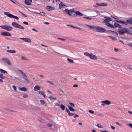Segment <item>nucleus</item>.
Instances as JSON below:
<instances>
[{
	"label": "nucleus",
	"mask_w": 132,
	"mask_h": 132,
	"mask_svg": "<svg viewBox=\"0 0 132 132\" xmlns=\"http://www.w3.org/2000/svg\"><path fill=\"white\" fill-rule=\"evenodd\" d=\"M60 107L62 110L64 111L65 109V106L63 104H61V105Z\"/></svg>",
	"instance_id": "aec40b11"
},
{
	"label": "nucleus",
	"mask_w": 132,
	"mask_h": 132,
	"mask_svg": "<svg viewBox=\"0 0 132 132\" xmlns=\"http://www.w3.org/2000/svg\"><path fill=\"white\" fill-rule=\"evenodd\" d=\"M49 98H50V99H54L55 100H56L57 99V98H54V97L51 96H49Z\"/></svg>",
	"instance_id": "37998d69"
},
{
	"label": "nucleus",
	"mask_w": 132,
	"mask_h": 132,
	"mask_svg": "<svg viewBox=\"0 0 132 132\" xmlns=\"http://www.w3.org/2000/svg\"><path fill=\"white\" fill-rule=\"evenodd\" d=\"M40 89V87L39 86L37 85L34 87V90L35 91H37L38 90H39Z\"/></svg>",
	"instance_id": "4468645a"
},
{
	"label": "nucleus",
	"mask_w": 132,
	"mask_h": 132,
	"mask_svg": "<svg viewBox=\"0 0 132 132\" xmlns=\"http://www.w3.org/2000/svg\"><path fill=\"white\" fill-rule=\"evenodd\" d=\"M25 78V77H23V78L26 80V81L28 83H29V81H28V80H27L26 78Z\"/></svg>",
	"instance_id": "864d4df0"
},
{
	"label": "nucleus",
	"mask_w": 132,
	"mask_h": 132,
	"mask_svg": "<svg viewBox=\"0 0 132 132\" xmlns=\"http://www.w3.org/2000/svg\"><path fill=\"white\" fill-rule=\"evenodd\" d=\"M20 13L22 14V15H23V16H25V17H27V16L25 14H23L22 13V12H20Z\"/></svg>",
	"instance_id": "e2e57ef3"
},
{
	"label": "nucleus",
	"mask_w": 132,
	"mask_h": 132,
	"mask_svg": "<svg viewBox=\"0 0 132 132\" xmlns=\"http://www.w3.org/2000/svg\"><path fill=\"white\" fill-rule=\"evenodd\" d=\"M116 21L119 23H121L122 24L123 21H121V20L118 21V20H116Z\"/></svg>",
	"instance_id": "e433bc0d"
},
{
	"label": "nucleus",
	"mask_w": 132,
	"mask_h": 132,
	"mask_svg": "<svg viewBox=\"0 0 132 132\" xmlns=\"http://www.w3.org/2000/svg\"><path fill=\"white\" fill-rule=\"evenodd\" d=\"M40 102L41 104L43 105L45 104V101L44 100H40Z\"/></svg>",
	"instance_id": "4c0bfd02"
},
{
	"label": "nucleus",
	"mask_w": 132,
	"mask_h": 132,
	"mask_svg": "<svg viewBox=\"0 0 132 132\" xmlns=\"http://www.w3.org/2000/svg\"><path fill=\"white\" fill-rule=\"evenodd\" d=\"M84 54L85 55L89 57L92 59L95 60L98 59L96 56L92 53L89 54L87 52H85L84 53Z\"/></svg>",
	"instance_id": "20e7f679"
},
{
	"label": "nucleus",
	"mask_w": 132,
	"mask_h": 132,
	"mask_svg": "<svg viewBox=\"0 0 132 132\" xmlns=\"http://www.w3.org/2000/svg\"><path fill=\"white\" fill-rule=\"evenodd\" d=\"M7 52L10 53H15L16 51L14 50H7Z\"/></svg>",
	"instance_id": "2eb2a0df"
},
{
	"label": "nucleus",
	"mask_w": 132,
	"mask_h": 132,
	"mask_svg": "<svg viewBox=\"0 0 132 132\" xmlns=\"http://www.w3.org/2000/svg\"><path fill=\"white\" fill-rule=\"evenodd\" d=\"M0 78L2 79H5V77L3 76V74L1 73L0 74Z\"/></svg>",
	"instance_id": "bb28decb"
},
{
	"label": "nucleus",
	"mask_w": 132,
	"mask_h": 132,
	"mask_svg": "<svg viewBox=\"0 0 132 132\" xmlns=\"http://www.w3.org/2000/svg\"><path fill=\"white\" fill-rule=\"evenodd\" d=\"M122 26L118 24L117 23H114V26L113 29H115L117 27H118L119 28H120Z\"/></svg>",
	"instance_id": "f8f14e48"
},
{
	"label": "nucleus",
	"mask_w": 132,
	"mask_h": 132,
	"mask_svg": "<svg viewBox=\"0 0 132 132\" xmlns=\"http://www.w3.org/2000/svg\"><path fill=\"white\" fill-rule=\"evenodd\" d=\"M65 12L67 14L70 16H76L77 15L82 16L83 15L82 13L79 11H75L73 9H71L69 10L66 9L64 10Z\"/></svg>",
	"instance_id": "f257e3e1"
},
{
	"label": "nucleus",
	"mask_w": 132,
	"mask_h": 132,
	"mask_svg": "<svg viewBox=\"0 0 132 132\" xmlns=\"http://www.w3.org/2000/svg\"><path fill=\"white\" fill-rule=\"evenodd\" d=\"M122 24H125V25H127L128 24V23L127 22V20L126 21V22H124V21H123Z\"/></svg>",
	"instance_id": "72a5a7b5"
},
{
	"label": "nucleus",
	"mask_w": 132,
	"mask_h": 132,
	"mask_svg": "<svg viewBox=\"0 0 132 132\" xmlns=\"http://www.w3.org/2000/svg\"><path fill=\"white\" fill-rule=\"evenodd\" d=\"M59 8L61 9L63 6H65V5L63 3L61 2L59 5Z\"/></svg>",
	"instance_id": "6ab92c4d"
},
{
	"label": "nucleus",
	"mask_w": 132,
	"mask_h": 132,
	"mask_svg": "<svg viewBox=\"0 0 132 132\" xmlns=\"http://www.w3.org/2000/svg\"><path fill=\"white\" fill-rule=\"evenodd\" d=\"M46 8L48 11L54 10L55 9L54 7L50 6H46Z\"/></svg>",
	"instance_id": "9d476101"
},
{
	"label": "nucleus",
	"mask_w": 132,
	"mask_h": 132,
	"mask_svg": "<svg viewBox=\"0 0 132 132\" xmlns=\"http://www.w3.org/2000/svg\"><path fill=\"white\" fill-rule=\"evenodd\" d=\"M32 30L37 32H38V31L37 30L35 29V28L32 29Z\"/></svg>",
	"instance_id": "69168bd1"
},
{
	"label": "nucleus",
	"mask_w": 132,
	"mask_h": 132,
	"mask_svg": "<svg viewBox=\"0 0 132 132\" xmlns=\"http://www.w3.org/2000/svg\"><path fill=\"white\" fill-rule=\"evenodd\" d=\"M88 111L91 113L94 114V112L92 110H89Z\"/></svg>",
	"instance_id": "de8ad7c7"
},
{
	"label": "nucleus",
	"mask_w": 132,
	"mask_h": 132,
	"mask_svg": "<svg viewBox=\"0 0 132 132\" xmlns=\"http://www.w3.org/2000/svg\"><path fill=\"white\" fill-rule=\"evenodd\" d=\"M86 25L89 28L94 29H96L97 32H105L106 30L104 28L98 27L95 26H90L88 24Z\"/></svg>",
	"instance_id": "7ed1b4c3"
},
{
	"label": "nucleus",
	"mask_w": 132,
	"mask_h": 132,
	"mask_svg": "<svg viewBox=\"0 0 132 132\" xmlns=\"http://www.w3.org/2000/svg\"><path fill=\"white\" fill-rule=\"evenodd\" d=\"M102 132H108V131L107 130H100Z\"/></svg>",
	"instance_id": "774afa93"
},
{
	"label": "nucleus",
	"mask_w": 132,
	"mask_h": 132,
	"mask_svg": "<svg viewBox=\"0 0 132 132\" xmlns=\"http://www.w3.org/2000/svg\"><path fill=\"white\" fill-rule=\"evenodd\" d=\"M111 17L115 19L118 20H119V17H117L115 15H114V16L111 15Z\"/></svg>",
	"instance_id": "cd10ccee"
},
{
	"label": "nucleus",
	"mask_w": 132,
	"mask_h": 132,
	"mask_svg": "<svg viewBox=\"0 0 132 132\" xmlns=\"http://www.w3.org/2000/svg\"><path fill=\"white\" fill-rule=\"evenodd\" d=\"M109 31H112V32H113V33H114V34H115L116 35H118V33L117 32L114 31H112L110 30H109Z\"/></svg>",
	"instance_id": "a18cd8bd"
},
{
	"label": "nucleus",
	"mask_w": 132,
	"mask_h": 132,
	"mask_svg": "<svg viewBox=\"0 0 132 132\" xmlns=\"http://www.w3.org/2000/svg\"><path fill=\"white\" fill-rule=\"evenodd\" d=\"M74 115L73 117L75 118H77V117H79V115L77 114H75V115L74 114V115Z\"/></svg>",
	"instance_id": "49530a36"
},
{
	"label": "nucleus",
	"mask_w": 132,
	"mask_h": 132,
	"mask_svg": "<svg viewBox=\"0 0 132 132\" xmlns=\"http://www.w3.org/2000/svg\"><path fill=\"white\" fill-rule=\"evenodd\" d=\"M21 74L24 77L27 78V76L23 72Z\"/></svg>",
	"instance_id": "2f4dec72"
},
{
	"label": "nucleus",
	"mask_w": 132,
	"mask_h": 132,
	"mask_svg": "<svg viewBox=\"0 0 132 132\" xmlns=\"http://www.w3.org/2000/svg\"><path fill=\"white\" fill-rule=\"evenodd\" d=\"M127 20L128 23L130 24H132V18H129L128 19H127Z\"/></svg>",
	"instance_id": "dca6fc26"
},
{
	"label": "nucleus",
	"mask_w": 132,
	"mask_h": 132,
	"mask_svg": "<svg viewBox=\"0 0 132 132\" xmlns=\"http://www.w3.org/2000/svg\"><path fill=\"white\" fill-rule=\"evenodd\" d=\"M20 90L22 91L26 92L27 91L26 89L24 87H23L20 88Z\"/></svg>",
	"instance_id": "393cba45"
},
{
	"label": "nucleus",
	"mask_w": 132,
	"mask_h": 132,
	"mask_svg": "<svg viewBox=\"0 0 132 132\" xmlns=\"http://www.w3.org/2000/svg\"><path fill=\"white\" fill-rule=\"evenodd\" d=\"M2 35H4V36H11V35L8 32H3L2 34Z\"/></svg>",
	"instance_id": "9b49d317"
},
{
	"label": "nucleus",
	"mask_w": 132,
	"mask_h": 132,
	"mask_svg": "<svg viewBox=\"0 0 132 132\" xmlns=\"http://www.w3.org/2000/svg\"><path fill=\"white\" fill-rule=\"evenodd\" d=\"M128 45L132 46V43H129Z\"/></svg>",
	"instance_id": "338daca9"
},
{
	"label": "nucleus",
	"mask_w": 132,
	"mask_h": 132,
	"mask_svg": "<svg viewBox=\"0 0 132 132\" xmlns=\"http://www.w3.org/2000/svg\"><path fill=\"white\" fill-rule=\"evenodd\" d=\"M24 2L26 4L28 5H30L31 4L27 0H25Z\"/></svg>",
	"instance_id": "4be33fe9"
},
{
	"label": "nucleus",
	"mask_w": 132,
	"mask_h": 132,
	"mask_svg": "<svg viewBox=\"0 0 132 132\" xmlns=\"http://www.w3.org/2000/svg\"><path fill=\"white\" fill-rule=\"evenodd\" d=\"M104 19H105L104 20V21L105 22H109V20H108L107 18H105V17H104Z\"/></svg>",
	"instance_id": "f704fd0d"
},
{
	"label": "nucleus",
	"mask_w": 132,
	"mask_h": 132,
	"mask_svg": "<svg viewBox=\"0 0 132 132\" xmlns=\"http://www.w3.org/2000/svg\"><path fill=\"white\" fill-rule=\"evenodd\" d=\"M114 50L116 52H118L119 50V49L115 48L114 49Z\"/></svg>",
	"instance_id": "8fccbe9b"
},
{
	"label": "nucleus",
	"mask_w": 132,
	"mask_h": 132,
	"mask_svg": "<svg viewBox=\"0 0 132 132\" xmlns=\"http://www.w3.org/2000/svg\"><path fill=\"white\" fill-rule=\"evenodd\" d=\"M12 87L15 91H16V86L15 85L13 86Z\"/></svg>",
	"instance_id": "09e8293b"
},
{
	"label": "nucleus",
	"mask_w": 132,
	"mask_h": 132,
	"mask_svg": "<svg viewBox=\"0 0 132 132\" xmlns=\"http://www.w3.org/2000/svg\"><path fill=\"white\" fill-rule=\"evenodd\" d=\"M58 39L62 40L65 41L66 39H63L61 38H58Z\"/></svg>",
	"instance_id": "4d7b16f0"
},
{
	"label": "nucleus",
	"mask_w": 132,
	"mask_h": 132,
	"mask_svg": "<svg viewBox=\"0 0 132 132\" xmlns=\"http://www.w3.org/2000/svg\"><path fill=\"white\" fill-rule=\"evenodd\" d=\"M40 14V15L44 16H47V15L45 14V13L43 12H40V14Z\"/></svg>",
	"instance_id": "a878e982"
},
{
	"label": "nucleus",
	"mask_w": 132,
	"mask_h": 132,
	"mask_svg": "<svg viewBox=\"0 0 132 132\" xmlns=\"http://www.w3.org/2000/svg\"><path fill=\"white\" fill-rule=\"evenodd\" d=\"M20 39L26 42L30 43L31 42L30 39L28 38H21Z\"/></svg>",
	"instance_id": "1a4fd4ad"
},
{
	"label": "nucleus",
	"mask_w": 132,
	"mask_h": 132,
	"mask_svg": "<svg viewBox=\"0 0 132 132\" xmlns=\"http://www.w3.org/2000/svg\"><path fill=\"white\" fill-rule=\"evenodd\" d=\"M0 71L2 73H7V72L6 71L3 69H0Z\"/></svg>",
	"instance_id": "b1692460"
},
{
	"label": "nucleus",
	"mask_w": 132,
	"mask_h": 132,
	"mask_svg": "<svg viewBox=\"0 0 132 132\" xmlns=\"http://www.w3.org/2000/svg\"><path fill=\"white\" fill-rule=\"evenodd\" d=\"M69 104L72 106L73 107H75V104L72 103H70Z\"/></svg>",
	"instance_id": "a19ab883"
},
{
	"label": "nucleus",
	"mask_w": 132,
	"mask_h": 132,
	"mask_svg": "<svg viewBox=\"0 0 132 132\" xmlns=\"http://www.w3.org/2000/svg\"><path fill=\"white\" fill-rule=\"evenodd\" d=\"M66 110L67 112L68 113L70 112V111L67 108H66Z\"/></svg>",
	"instance_id": "052dcab7"
},
{
	"label": "nucleus",
	"mask_w": 132,
	"mask_h": 132,
	"mask_svg": "<svg viewBox=\"0 0 132 132\" xmlns=\"http://www.w3.org/2000/svg\"><path fill=\"white\" fill-rule=\"evenodd\" d=\"M104 102L105 104L108 105H109L111 103V102L110 101L108 100H105L104 101Z\"/></svg>",
	"instance_id": "f3484780"
},
{
	"label": "nucleus",
	"mask_w": 132,
	"mask_h": 132,
	"mask_svg": "<svg viewBox=\"0 0 132 132\" xmlns=\"http://www.w3.org/2000/svg\"><path fill=\"white\" fill-rule=\"evenodd\" d=\"M83 18H84L90 20H91L92 19V18H89V17L83 16Z\"/></svg>",
	"instance_id": "ea45409f"
},
{
	"label": "nucleus",
	"mask_w": 132,
	"mask_h": 132,
	"mask_svg": "<svg viewBox=\"0 0 132 132\" xmlns=\"http://www.w3.org/2000/svg\"><path fill=\"white\" fill-rule=\"evenodd\" d=\"M2 60L4 61H5L6 63H7L8 65H11V64L10 61L8 58L5 57L2 58Z\"/></svg>",
	"instance_id": "6e6552de"
},
{
	"label": "nucleus",
	"mask_w": 132,
	"mask_h": 132,
	"mask_svg": "<svg viewBox=\"0 0 132 132\" xmlns=\"http://www.w3.org/2000/svg\"><path fill=\"white\" fill-rule=\"evenodd\" d=\"M0 27L3 29H6V30L8 31H11L13 29V28L12 27L7 25L0 26Z\"/></svg>",
	"instance_id": "0eeeda50"
},
{
	"label": "nucleus",
	"mask_w": 132,
	"mask_h": 132,
	"mask_svg": "<svg viewBox=\"0 0 132 132\" xmlns=\"http://www.w3.org/2000/svg\"><path fill=\"white\" fill-rule=\"evenodd\" d=\"M69 115L70 116H72L74 115V114L72 113H71L70 112L68 113Z\"/></svg>",
	"instance_id": "58836bf2"
},
{
	"label": "nucleus",
	"mask_w": 132,
	"mask_h": 132,
	"mask_svg": "<svg viewBox=\"0 0 132 132\" xmlns=\"http://www.w3.org/2000/svg\"><path fill=\"white\" fill-rule=\"evenodd\" d=\"M116 123L117 124V125H119V126H121L122 125L121 124H120L118 122H116Z\"/></svg>",
	"instance_id": "680f3d73"
},
{
	"label": "nucleus",
	"mask_w": 132,
	"mask_h": 132,
	"mask_svg": "<svg viewBox=\"0 0 132 132\" xmlns=\"http://www.w3.org/2000/svg\"><path fill=\"white\" fill-rule=\"evenodd\" d=\"M18 71H19V73L20 74H21L23 72L21 70L19 69L18 70Z\"/></svg>",
	"instance_id": "3c124183"
},
{
	"label": "nucleus",
	"mask_w": 132,
	"mask_h": 132,
	"mask_svg": "<svg viewBox=\"0 0 132 132\" xmlns=\"http://www.w3.org/2000/svg\"><path fill=\"white\" fill-rule=\"evenodd\" d=\"M131 30L130 28H122L121 27L119 28L118 32V33L121 35H123L125 33L132 34Z\"/></svg>",
	"instance_id": "f03ea898"
},
{
	"label": "nucleus",
	"mask_w": 132,
	"mask_h": 132,
	"mask_svg": "<svg viewBox=\"0 0 132 132\" xmlns=\"http://www.w3.org/2000/svg\"><path fill=\"white\" fill-rule=\"evenodd\" d=\"M105 18H107L108 20H109V22L110 21H112V19L110 17H107L106 16H105Z\"/></svg>",
	"instance_id": "473e14b6"
},
{
	"label": "nucleus",
	"mask_w": 132,
	"mask_h": 132,
	"mask_svg": "<svg viewBox=\"0 0 132 132\" xmlns=\"http://www.w3.org/2000/svg\"><path fill=\"white\" fill-rule=\"evenodd\" d=\"M38 92L39 94L42 95V96H43L45 98V96L43 92L42 91H39Z\"/></svg>",
	"instance_id": "412c9836"
},
{
	"label": "nucleus",
	"mask_w": 132,
	"mask_h": 132,
	"mask_svg": "<svg viewBox=\"0 0 132 132\" xmlns=\"http://www.w3.org/2000/svg\"><path fill=\"white\" fill-rule=\"evenodd\" d=\"M21 59L23 60H27V59H26L25 57L24 56H22L21 57Z\"/></svg>",
	"instance_id": "13d9d810"
},
{
	"label": "nucleus",
	"mask_w": 132,
	"mask_h": 132,
	"mask_svg": "<svg viewBox=\"0 0 132 132\" xmlns=\"http://www.w3.org/2000/svg\"><path fill=\"white\" fill-rule=\"evenodd\" d=\"M68 107L69 110L71 111H76V110H75V109H74L73 108H72V107L71 106H68Z\"/></svg>",
	"instance_id": "a211bd4d"
},
{
	"label": "nucleus",
	"mask_w": 132,
	"mask_h": 132,
	"mask_svg": "<svg viewBox=\"0 0 132 132\" xmlns=\"http://www.w3.org/2000/svg\"><path fill=\"white\" fill-rule=\"evenodd\" d=\"M108 36L110 37V38L113 40L116 41L117 39L116 38H115V37H112L111 36Z\"/></svg>",
	"instance_id": "5701e85b"
},
{
	"label": "nucleus",
	"mask_w": 132,
	"mask_h": 132,
	"mask_svg": "<svg viewBox=\"0 0 132 132\" xmlns=\"http://www.w3.org/2000/svg\"><path fill=\"white\" fill-rule=\"evenodd\" d=\"M73 87H78V85L77 84L74 85H73Z\"/></svg>",
	"instance_id": "0e129e2a"
},
{
	"label": "nucleus",
	"mask_w": 132,
	"mask_h": 132,
	"mask_svg": "<svg viewBox=\"0 0 132 132\" xmlns=\"http://www.w3.org/2000/svg\"><path fill=\"white\" fill-rule=\"evenodd\" d=\"M23 23L25 25H28V22H27L24 21L23 22Z\"/></svg>",
	"instance_id": "603ef678"
},
{
	"label": "nucleus",
	"mask_w": 132,
	"mask_h": 132,
	"mask_svg": "<svg viewBox=\"0 0 132 132\" xmlns=\"http://www.w3.org/2000/svg\"><path fill=\"white\" fill-rule=\"evenodd\" d=\"M99 128H102V126L100 124H98L96 125Z\"/></svg>",
	"instance_id": "c9c22d12"
},
{
	"label": "nucleus",
	"mask_w": 132,
	"mask_h": 132,
	"mask_svg": "<svg viewBox=\"0 0 132 132\" xmlns=\"http://www.w3.org/2000/svg\"><path fill=\"white\" fill-rule=\"evenodd\" d=\"M47 82L52 84V85H54V84L51 81H46Z\"/></svg>",
	"instance_id": "79ce46f5"
},
{
	"label": "nucleus",
	"mask_w": 132,
	"mask_h": 132,
	"mask_svg": "<svg viewBox=\"0 0 132 132\" xmlns=\"http://www.w3.org/2000/svg\"><path fill=\"white\" fill-rule=\"evenodd\" d=\"M104 101H101V103H102V104H101V105L102 106H104L105 104L104 103Z\"/></svg>",
	"instance_id": "c03bdc74"
},
{
	"label": "nucleus",
	"mask_w": 132,
	"mask_h": 132,
	"mask_svg": "<svg viewBox=\"0 0 132 132\" xmlns=\"http://www.w3.org/2000/svg\"><path fill=\"white\" fill-rule=\"evenodd\" d=\"M127 125L129 126L131 128H132V124L131 123H129L127 124Z\"/></svg>",
	"instance_id": "5fc2aeb1"
},
{
	"label": "nucleus",
	"mask_w": 132,
	"mask_h": 132,
	"mask_svg": "<svg viewBox=\"0 0 132 132\" xmlns=\"http://www.w3.org/2000/svg\"><path fill=\"white\" fill-rule=\"evenodd\" d=\"M12 25L13 27L16 28L20 29L22 30H23L24 29V28L22 26L15 22H12Z\"/></svg>",
	"instance_id": "39448f33"
},
{
	"label": "nucleus",
	"mask_w": 132,
	"mask_h": 132,
	"mask_svg": "<svg viewBox=\"0 0 132 132\" xmlns=\"http://www.w3.org/2000/svg\"><path fill=\"white\" fill-rule=\"evenodd\" d=\"M105 24L109 27L113 28L114 26L109 22H105Z\"/></svg>",
	"instance_id": "ddd939ff"
},
{
	"label": "nucleus",
	"mask_w": 132,
	"mask_h": 132,
	"mask_svg": "<svg viewBox=\"0 0 132 132\" xmlns=\"http://www.w3.org/2000/svg\"><path fill=\"white\" fill-rule=\"evenodd\" d=\"M47 126L48 127H53V128H54L55 127V126H53V125L52 126V124L50 123H47Z\"/></svg>",
	"instance_id": "c756f323"
},
{
	"label": "nucleus",
	"mask_w": 132,
	"mask_h": 132,
	"mask_svg": "<svg viewBox=\"0 0 132 132\" xmlns=\"http://www.w3.org/2000/svg\"><path fill=\"white\" fill-rule=\"evenodd\" d=\"M28 95H24L23 96V97L24 98H27L28 97Z\"/></svg>",
	"instance_id": "6e6d98bb"
},
{
	"label": "nucleus",
	"mask_w": 132,
	"mask_h": 132,
	"mask_svg": "<svg viewBox=\"0 0 132 132\" xmlns=\"http://www.w3.org/2000/svg\"><path fill=\"white\" fill-rule=\"evenodd\" d=\"M4 15H6L8 17L10 18H15L16 20H18L19 18L15 16L12 15V14L10 13L9 12H5L4 13Z\"/></svg>",
	"instance_id": "423d86ee"
},
{
	"label": "nucleus",
	"mask_w": 132,
	"mask_h": 132,
	"mask_svg": "<svg viewBox=\"0 0 132 132\" xmlns=\"http://www.w3.org/2000/svg\"><path fill=\"white\" fill-rule=\"evenodd\" d=\"M101 5L102 6H105L108 5V4L107 3H101Z\"/></svg>",
	"instance_id": "c85d7f7f"
},
{
	"label": "nucleus",
	"mask_w": 132,
	"mask_h": 132,
	"mask_svg": "<svg viewBox=\"0 0 132 132\" xmlns=\"http://www.w3.org/2000/svg\"><path fill=\"white\" fill-rule=\"evenodd\" d=\"M67 60L70 63H72L73 62V60L69 58H68Z\"/></svg>",
	"instance_id": "7c9ffc66"
},
{
	"label": "nucleus",
	"mask_w": 132,
	"mask_h": 132,
	"mask_svg": "<svg viewBox=\"0 0 132 132\" xmlns=\"http://www.w3.org/2000/svg\"><path fill=\"white\" fill-rule=\"evenodd\" d=\"M96 4L99 6H102L101 3L100 4H99L97 3Z\"/></svg>",
	"instance_id": "bf43d9fd"
}]
</instances>
